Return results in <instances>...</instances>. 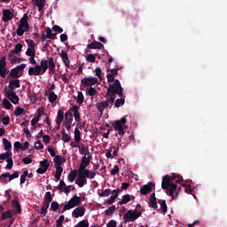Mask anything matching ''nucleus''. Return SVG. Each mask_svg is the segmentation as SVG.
<instances>
[{
	"label": "nucleus",
	"mask_w": 227,
	"mask_h": 227,
	"mask_svg": "<svg viewBox=\"0 0 227 227\" xmlns=\"http://www.w3.org/2000/svg\"><path fill=\"white\" fill-rule=\"evenodd\" d=\"M49 68H56L54 58L51 57L48 60L42 59L40 65H35L28 69V75H43Z\"/></svg>",
	"instance_id": "nucleus-1"
},
{
	"label": "nucleus",
	"mask_w": 227,
	"mask_h": 227,
	"mask_svg": "<svg viewBox=\"0 0 227 227\" xmlns=\"http://www.w3.org/2000/svg\"><path fill=\"white\" fill-rule=\"evenodd\" d=\"M161 189L166 191L168 196H171L172 200H175V197L176 198V196L180 194L181 191L180 187L171 182V176L168 175L163 176L161 182Z\"/></svg>",
	"instance_id": "nucleus-2"
},
{
	"label": "nucleus",
	"mask_w": 227,
	"mask_h": 227,
	"mask_svg": "<svg viewBox=\"0 0 227 227\" xmlns=\"http://www.w3.org/2000/svg\"><path fill=\"white\" fill-rule=\"evenodd\" d=\"M109 88L106 90V97H114V99L116 100V95L120 96L121 98L123 97V88L120 80H114V83L109 82Z\"/></svg>",
	"instance_id": "nucleus-3"
},
{
	"label": "nucleus",
	"mask_w": 227,
	"mask_h": 227,
	"mask_svg": "<svg viewBox=\"0 0 227 227\" xmlns=\"http://www.w3.org/2000/svg\"><path fill=\"white\" fill-rule=\"evenodd\" d=\"M28 16L27 13L23 15V17L20 20V24L16 30V34L18 36H23L24 33L29 31V22H27Z\"/></svg>",
	"instance_id": "nucleus-4"
},
{
	"label": "nucleus",
	"mask_w": 227,
	"mask_h": 227,
	"mask_svg": "<svg viewBox=\"0 0 227 227\" xmlns=\"http://www.w3.org/2000/svg\"><path fill=\"white\" fill-rule=\"evenodd\" d=\"M127 124V117H122L121 120H117L114 123V129L117 132L120 137L125 136V125Z\"/></svg>",
	"instance_id": "nucleus-5"
},
{
	"label": "nucleus",
	"mask_w": 227,
	"mask_h": 227,
	"mask_svg": "<svg viewBox=\"0 0 227 227\" xmlns=\"http://www.w3.org/2000/svg\"><path fill=\"white\" fill-rule=\"evenodd\" d=\"M106 99L104 101H101L100 103H98V111L100 113V114H104V110L107 109V107H109V109H111V107H113V104H114V97H111V96H107L106 95Z\"/></svg>",
	"instance_id": "nucleus-6"
},
{
	"label": "nucleus",
	"mask_w": 227,
	"mask_h": 227,
	"mask_svg": "<svg viewBox=\"0 0 227 227\" xmlns=\"http://www.w3.org/2000/svg\"><path fill=\"white\" fill-rule=\"evenodd\" d=\"M142 214L143 213L141 211L129 209L123 215V221L124 223H134L136 219L141 217Z\"/></svg>",
	"instance_id": "nucleus-7"
},
{
	"label": "nucleus",
	"mask_w": 227,
	"mask_h": 227,
	"mask_svg": "<svg viewBox=\"0 0 227 227\" xmlns=\"http://www.w3.org/2000/svg\"><path fill=\"white\" fill-rule=\"evenodd\" d=\"M81 205V197L74 195L63 207L61 214L66 212V210H70L75 207H79Z\"/></svg>",
	"instance_id": "nucleus-8"
},
{
	"label": "nucleus",
	"mask_w": 227,
	"mask_h": 227,
	"mask_svg": "<svg viewBox=\"0 0 227 227\" xmlns=\"http://www.w3.org/2000/svg\"><path fill=\"white\" fill-rule=\"evenodd\" d=\"M10 74V70L6 67V57H1L0 59V76H2L4 79Z\"/></svg>",
	"instance_id": "nucleus-9"
},
{
	"label": "nucleus",
	"mask_w": 227,
	"mask_h": 227,
	"mask_svg": "<svg viewBox=\"0 0 227 227\" xmlns=\"http://www.w3.org/2000/svg\"><path fill=\"white\" fill-rule=\"evenodd\" d=\"M82 176L85 179L90 178V180H93L95 176H97V172L95 171H90L89 169H78V176Z\"/></svg>",
	"instance_id": "nucleus-10"
},
{
	"label": "nucleus",
	"mask_w": 227,
	"mask_h": 227,
	"mask_svg": "<svg viewBox=\"0 0 227 227\" xmlns=\"http://www.w3.org/2000/svg\"><path fill=\"white\" fill-rule=\"evenodd\" d=\"M40 166L41 168H37L36 173H38V175H43L47 173V169H49L51 163H49V160H43L40 161Z\"/></svg>",
	"instance_id": "nucleus-11"
},
{
	"label": "nucleus",
	"mask_w": 227,
	"mask_h": 227,
	"mask_svg": "<svg viewBox=\"0 0 227 227\" xmlns=\"http://www.w3.org/2000/svg\"><path fill=\"white\" fill-rule=\"evenodd\" d=\"M116 75H118V68L107 69L106 79L108 82H114Z\"/></svg>",
	"instance_id": "nucleus-12"
},
{
	"label": "nucleus",
	"mask_w": 227,
	"mask_h": 227,
	"mask_svg": "<svg viewBox=\"0 0 227 227\" xmlns=\"http://www.w3.org/2000/svg\"><path fill=\"white\" fill-rule=\"evenodd\" d=\"M5 97H7V98H9V100L12 104H14V105L19 104V96H17L15 91H13V90H6L5 91Z\"/></svg>",
	"instance_id": "nucleus-13"
},
{
	"label": "nucleus",
	"mask_w": 227,
	"mask_h": 227,
	"mask_svg": "<svg viewBox=\"0 0 227 227\" xmlns=\"http://www.w3.org/2000/svg\"><path fill=\"white\" fill-rule=\"evenodd\" d=\"M81 83L84 84V86H93V85L98 83V78H97V77H84L81 81Z\"/></svg>",
	"instance_id": "nucleus-14"
},
{
	"label": "nucleus",
	"mask_w": 227,
	"mask_h": 227,
	"mask_svg": "<svg viewBox=\"0 0 227 227\" xmlns=\"http://www.w3.org/2000/svg\"><path fill=\"white\" fill-rule=\"evenodd\" d=\"M13 17H14L13 12L10 11V9L3 10V17H2L3 22H10V20H12Z\"/></svg>",
	"instance_id": "nucleus-15"
},
{
	"label": "nucleus",
	"mask_w": 227,
	"mask_h": 227,
	"mask_svg": "<svg viewBox=\"0 0 227 227\" xmlns=\"http://www.w3.org/2000/svg\"><path fill=\"white\" fill-rule=\"evenodd\" d=\"M86 209L84 208V207H79L73 210L72 215L75 219H79V217H82L84 215Z\"/></svg>",
	"instance_id": "nucleus-16"
},
{
	"label": "nucleus",
	"mask_w": 227,
	"mask_h": 227,
	"mask_svg": "<svg viewBox=\"0 0 227 227\" xmlns=\"http://www.w3.org/2000/svg\"><path fill=\"white\" fill-rule=\"evenodd\" d=\"M154 185L155 184H153V183L152 182L147 183V184H145L140 188V193L143 196H146V194H148V192H150L152 189H153Z\"/></svg>",
	"instance_id": "nucleus-17"
},
{
	"label": "nucleus",
	"mask_w": 227,
	"mask_h": 227,
	"mask_svg": "<svg viewBox=\"0 0 227 227\" xmlns=\"http://www.w3.org/2000/svg\"><path fill=\"white\" fill-rule=\"evenodd\" d=\"M90 160H91V155L87 156V157H86V155H84L82 158L81 164H80V167L78 169H86V168H88V166H90Z\"/></svg>",
	"instance_id": "nucleus-18"
},
{
	"label": "nucleus",
	"mask_w": 227,
	"mask_h": 227,
	"mask_svg": "<svg viewBox=\"0 0 227 227\" xmlns=\"http://www.w3.org/2000/svg\"><path fill=\"white\" fill-rule=\"evenodd\" d=\"M80 106H74L69 109L71 114H74L75 121H81V113H79Z\"/></svg>",
	"instance_id": "nucleus-19"
},
{
	"label": "nucleus",
	"mask_w": 227,
	"mask_h": 227,
	"mask_svg": "<svg viewBox=\"0 0 227 227\" xmlns=\"http://www.w3.org/2000/svg\"><path fill=\"white\" fill-rule=\"evenodd\" d=\"M172 180L176 184H180V185H182V187H186L185 181H184V177L181 175H179V174H173L172 175Z\"/></svg>",
	"instance_id": "nucleus-20"
},
{
	"label": "nucleus",
	"mask_w": 227,
	"mask_h": 227,
	"mask_svg": "<svg viewBox=\"0 0 227 227\" xmlns=\"http://www.w3.org/2000/svg\"><path fill=\"white\" fill-rule=\"evenodd\" d=\"M60 58L63 60V63L67 68L70 67V59H68V53L65 51V50H62L60 52Z\"/></svg>",
	"instance_id": "nucleus-21"
},
{
	"label": "nucleus",
	"mask_w": 227,
	"mask_h": 227,
	"mask_svg": "<svg viewBox=\"0 0 227 227\" xmlns=\"http://www.w3.org/2000/svg\"><path fill=\"white\" fill-rule=\"evenodd\" d=\"M73 122H74V114H72V112L68 110L65 114L63 124L72 125Z\"/></svg>",
	"instance_id": "nucleus-22"
},
{
	"label": "nucleus",
	"mask_w": 227,
	"mask_h": 227,
	"mask_svg": "<svg viewBox=\"0 0 227 227\" xmlns=\"http://www.w3.org/2000/svg\"><path fill=\"white\" fill-rule=\"evenodd\" d=\"M63 120H65V112L63 109H59L56 117L57 125H61V123H63Z\"/></svg>",
	"instance_id": "nucleus-23"
},
{
	"label": "nucleus",
	"mask_w": 227,
	"mask_h": 227,
	"mask_svg": "<svg viewBox=\"0 0 227 227\" xmlns=\"http://www.w3.org/2000/svg\"><path fill=\"white\" fill-rule=\"evenodd\" d=\"M15 88H20V80L14 79L9 82V89H11L10 91H13Z\"/></svg>",
	"instance_id": "nucleus-24"
},
{
	"label": "nucleus",
	"mask_w": 227,
	"mask_h": 227,
	"mask_svg": "<svg viewBox=\"0 0 227 227\" xmlns=\"http://www.w3.org/2000/svg\"><path fill=\"white\" fill-rule=\"evenodd\" d=\"M149 207H151V208H153L154 210H157L159 207L157 206V198H155V193H152L150 196Z\"/></svg>",
	"instance_id": "nucleus-25"
},
{
	"label": "nucleus",
	"mask_w": 227,
	"mask_h": 227,
	"mask_svg": "<svg viewBox=\"0 0 227 227\" xmlns=\"http://www.w3.org/2000/svg\"><path fill=\"white\" fill-rule=\"evenodd\" d=\"M87 183H88V180L84 178V176H82L81 174L80 176H78V177L75 180V184L76 185H78V187H84V185H86Z\"/></svg>",
	"instance_id": "nucleus-26"
},
{
	"label": "nucleus",
	"mask_w": 227,
	"mask_h": 227,
	"mask_svg": "<svg viewBox=\"0 0 227 227\" xmlns=\"http://www.w3.org/2000/svg\"><path fill=\"white\" fill-rule=\"evenodd\" d=\"M104 47V44L98 41H93L87 45L88 49H102Z\"/></svg>",
	"instance_id": "nucleus-27"
},
{
	"label": "nucleus",
	"mask_w": 227,
	"mask_h": 227,
	"mask_svg": "<svg viewBox=\"0 0 227 227\" xmlns=\"http://www.w3.org/2000/svg\"><path fill=\"white\" fill-rule=\"evenodd\" d=\"M12 155L13 153H12V150L6 151L0 154V160H8V159H12Z\"/></svg>",
	"instance_id": "nucleus-28"
},
{
	"label": "nucleus",
	"mask_w": 227,
	"mask_h": 227,
	"mask_svg": "<svg viewBox=\"0 0 227 227\" xmlns=\"http://www.w3.org/2000/svg\"><path fill=\"white\" fill-rule=\"evenodd\" d=\"M53 160L55 162V167H56V166H61V164H63V162H65L67 160L63 156L57 155L55 156Z\"/></svg>",
	"instance_id": "nucleus-29"
},
{
	"label": "nucleus",
	"mask_w": 227,
	"mask_h": 227,
	"mask_svg": "<svg viewBox=\"0 0 227 227\" xmlns=\"http://www.w3.org/2000/svg\"><path fill=\"white\" fill-rule=\"evenodd\" d=\"M12 205L14 209H16V214H20L22 210L20 209V204L19 203V200L17 199L12 200Z\"/></svg>",
	"instance_id": "nucleus-30"
},
{
	"label": "nucleus",
	"mask_w": 227,
	"mask_h": 227,
	"mask_svg": "<svg viewBox=\"0 0 227 227\" xmlns=\"http://www.w3.org/2000/svg\"><path fill=\"white\" fill-rule=\"evenodd\" d=\"M7 79H19V71L14 67L11 70Z\"/></svg>",
	"instance_id": "nucleus-31"
},
{
	"label": "nucleus",
	"mask_w": 227,
	"mask_h": 227,
	"mask_svg": "<svg viewBox=\"0 0 227 227\" xmlns=\"http://www.w3.org/2000/svg\"><path fill=\"white\" fill-rule=\"evenodd\" d=\"M120 192H121V190H117L116 193L114 196H111L110 199L106 200V204L113 205V203L116 201V199L118 198Z\"/></svg>",
	"instance_id": "nucleus-32"
},
{
	"label": "nucleus",
	"mask_w": 227,
	"mask_h": 227,
	"mask_svg": "<svg viewBox=\"0 0 227 227\" xmlns=\"http://www.w3.org/2000/svg\"><path fill=\"white\" fill-rule=\"evenodd\" d=\"M55 178L56 180H61V174L63 173V167L56 166Z\"/></svg>",
	"instance_id": "nucleus-33"
},
{
	"label": "nucleus",
	"mask_w": 227,
	"mask_h": 227,
	"mask_svg": "<svg viewBox=\"0 0 227 227\" xmlns=\"http://www.w3.org/2000/svg\"><path fill=\"white\" fill-rule=\"evenodd\" d=\"M8 176H10V172H6L0 176V184H8Z\"/></svg>",
	"instance_id": "nucleus-34"
},
{
	"label": "nucleus",
	"mask_w": 227,
	"mask_h": 227,
	"mask_svg": "<svg viewBox=\"0 0 227 227\" xmlns=\"http://www.w3.org/2000/svg\"><path fill=\"white\" fill-rule=\"evenodd\" d=\"M12 216L13 215H12V210L5 211L0 217V221H4V219H12Z\"/></svg>",
	"instance_id": "nucleus-35"
},
{
	"label": "nucleus",
	"mask_w": 227,
	"mask_h": 227,
	"mask_svg": "<svg viewBox=\"0 0 227 227\" xmlns=\"http://www.w3.org/2000/svg\"><path fill=\"white\" fill-rule=\"evenodd\" d=\"M78 149H79V152H80V155H88V157H90V155H91L90 153V149H88V147H81V145H78Z\"/></svg>",
	"instance_id": "nucleus-36"
},
{
	"label": "nucleus",
	"mask_w": 227,
	"mask_h": 227,
	"mask_svg": "<svg viewBox=\"0 0 227 227\" xmlns=\"http://www.w3.org/2000/svg\"><path fill=\"white\" fill-rule=\"evenodd\" d=\"M48 95H49L48 100H49V102H51V104H54V102H56L58 100V95H56V93L50 92V93H48Z\"/></svg>",
	"instance_id": "nucleus-37"
},
{
	"label": "nucleus",
	"mask_w": 227,
	"mask_h": 227,
	"mask_svg": "<svg viewBox=\"0 0 227 227\" xmlns=\"http://www.w3.org/2000/svg\"><path fill=\"white\" fill-rule=\"evenodd\" d=\"M75 178H77V170H72L71 173L68 175L67 179L69 182H74Z\"/></svg>",
	"instance_id": "nucleus-38"
},
{
	"label": "nucleus",
	"mask_w": 227,
	"mask_h": 227,
	"mask_svg": "<svg viewBox=\"0 0 227 227\" xmlns=\"http://www.w3.org/2000/svg\"><path fill=\"white\" fill-rule=\"evenodd\" d=\"M97 56H98V53H90L87 56L86 59L89 63H95L96 59H97Z\"/></svg>",
	"instance_id": "nucleus-39"
},
{
	"label": "nucleus",
	"mask_w": 227,
	"mask_h": 227,
	"mask_svg": "<svg viewBox=\"0 0 227 227\" xmlns=\"http://www.w3.org/2000/svg\"><path fill=\"white\" fill-rule=\"evenodd\" d=\"M130 201V195L126 194L122 196V200L118 202L119 205H127Z\"/></svg>",
	"instance_id": "nucleus-40"
},
{
	"label": "nucleus",
	"mask_w": 227,
	"mask_h": 227,
	"mask_svg": "<svg viewBox=\"0 0 227 227\" xmlns=\"http://www.w3.org/2000/svg\"><path fill=\"white\" fill-rule=\"evenodd\" d=\"M50 204H47L45 202L43 203V206L41 207V215H47V210L49 209Z\"/></svg>",
	"instance_id": "nucleus-41"
},
{
	"label": "nucleus",
	"mask_w": 227,
	"mask_h": 227,
	"mask_svg": "<svg viewBox=\"0 0 227 227\" xmlns=\"http://www.w3.org/2000/svg\"><path fill=\"white\" fill-rule=\"evenodd\" d=\"M52 202V194H51V192H47L44 195V203L50 205V203Z\"/></svg>",
	"instance_id": "nucleus-42"
},
{
	"label": "nucleus",
	"mask_w": 227,
	"mask_h": 227,
	"mask_svg": "<svg viewBox=\"0 0 227 227\" xmlns=\"http://www.w3.org/2000/svg\"><path fill=\"white\" fill-rule=\"evenodd\" d=\"M3 143H4V148L6 152L9 150H12V143L8 141L6 138H3Z\"/></svg>",
	"instance_id": "nucleus-43"
},
{
	"label": "nucleus",
	"mask_w": 227,
	"mask_h": 227,
	"mask_svg": "<svg viewBox=\"0 0 227 227\" xmlns=\"http://www.w3.org/2000/svg\"><path fill=\"white\" fill-rule=\"evenodd\" d=\"M46 37L50 38V40H56V34H52V30L48 27L46 29Z\"/></svg>",
	"instance_id": "nucleus-44"
},
{
	"label": "nucleus",
	"mask_w": 227,
	"mask_h": 227,
	"mask_svg": "<svg viewBox=\"0 0 227 227\" xmlns=\"http://www.w3.org/2000/svg\"><path fill=\"white\" fill-rule=\"evenodd\" d=\"M20 114H25V111H24V108L18 106L14 111V116H16V118H19Z\"/></svg>",
	"instance_id": "nucleus-45"
},
{
	"label": "nucleus",
	"mask_w": 227,
	"mask_h": 227,
	"mask_svg": "<svg viewBox=\"0 0 227 227\" xmlns=\"http://www.w3.org/2000/svg\"><path fill=\"white\" fill-rule=\"evenodd\" d=\"M114 106H115V107H121V106H125V98H117L115 100Z\"/></svg>",
	"instance_id": "nucleus-46"
},
{
	"label": "nucleus",
	"mask_w": 227,
	"mask_h": 227,
	"mask_svg": "<svg viewBox=\"0 0 227 227\" xmlns=\"http://www.w3.org/2000/svg\"><path fill=\"white\" fill-rule=\"evenodd\" d=\"M159 203L163 214H166L168 212V205L166 204V200H159Z\"/></svg>",
	"instance_id": "nucleus-47"
},
{
	"label": "nucleus",
	"mask_w": 227,
	"mask_h": 227,
	"mask_svg": "<svg viewBox=\"0 0 227 227\" xmlns=\"http://www.w3.org/2000/svg\"><path fill=\"white\" fill-rule=\"evenodd\" d=\"M74 141L75 143H79V141H81V131L78 128L74 129Z\"/></svg>",
	"instance_id": "nucleus-48"
},
{
	"label": "nucleus",
	"mask_w": 227,
	"mask_h": 227,
	"mask_svg": "<svg viewBox=\"0 0 227 227\" xmlns=\"http://www.w3.org/2000/svg\"><path fill=\"white\" fill-rule=\"evenodd\" d=\"M82 102H84V95L82 94V91H79L76 98V104L81 105L82 104Z\"/></svg>",
	"instance_id": "nucleus-49"
},
{
	"label": "nucleus",
	"mask_w": 227,
	"mask_h": 227,
	"mask_svg": "<svg viewBox=\"0 0 227 227\" xmlns=\"http://www.w3.org/2000/svg\"><path fill=\"white\" fill-rule=\"evenodd\" d=\"M3 105L4 106V109H12V107H13L12 103H10V101L7 98H4Z\"/></svg>",
	"instance_id": "nucleus-50"
},
{
	"label": "nucleus",
	"mask_w": 227,
	"mask_h": 227,
	"mask_svg": "<svg viewBox=\"0 0 227 227\" xmlns=\"http://www.w3.org/2000/svg\"><path fill=\"white\" fill-rule=\"evenodd\" d=\"M116 211V206H111L109 209L105 211L106 215H112Z\"/></svg>",
	"instance_id": "nucleus-51"
},
{
	"label": "nucleus",
	"mask_w": 227,
	"mask_h": 227,
	"mask_svg": "<svg viewBox=\"0 0 227 227\" xmlns=\"http://www.w3.org/2000/svg\"><path fill=\"white\" fill-rule=\"evenodd\" d=\"M100 198H107V196H111V191L109 189H106L101 193H98Z\"/></svg>",
	"instance_id": "nucleus-52"
},
{
	"label": "nucleus",
	"mask_w": 227,
	"mask_h": 227,
	"mask_svg": "<svg viewBox=\"0 0 227 227\" xmlns=\"http://www.w3.org/2000/svg\"><path fill=\"white\" fill-rule=\"evenodd\" d=\"M25 42L27 45L29 47L28 49H35V47H36V44H35V41L31 39H26Z\"/></svg>",
	"instance_id": "nucleus-53"
},
{
	"label": "nucleus",
	"mask_w": 227,
	"mask_h": 227,
	"mask_svg": "<svg viewBox=\"0 0 227 227\" xmlns=\"http://www.w3.org/2000/svg\"><path fill=\"white\" fill-rule=\"evenodd\" d=\"M26 54L29 57L36 56V50L35 48H27Z\"/></svg>",
	"instance_id": "nucleus-54"
},
{
	"label": "nucleus",
	"mask_w": 227,
	"mask_h": 227,
	"mask_svg": "<svg viewBox=\"0 0 227 227\" xmlns=\"http://www.w3.org/2000/svg\"><path fill=\"white\" fill-rule=\"evenodd\" d=\"M37 113V116H35V118H38L40 120V118H42V116L45 115L47 116V114H45V112L43 111V108H38L36 110Z\"/></svg>",
	"instance_id": "nucleus-55"
},
{
	"label": "nucleus",
	"mask_w": 227,
	"mask_h": 227,
	"mask_svg": "<svg viewBox=\"0 0 227 227\" xmlns=\"http://www.w3.org/2000/svg\"><path fill=\"white\" fill-rule=\"evenodd\" d=\"M7 165L5 166V169H12L13 168V159L9 158L6 160Z\"/></svg>",
	"instance_id": "nucleus-56"
},
{
	"label": "nucleus",
	"mask_w": 227,
	"mask_h": 227,
	"mask_svg": "<svg viewBox=\"0 0 227 227\" xmlns=\"http://www.w3.org/2000/svg\"><path fill=\"white\" fill-rule=\"evenodd\" d=\"M96 94H97V90H95V88L93 87H90L89 90H87V95H89L90 97H95Z\"/></svg>",
	"instance_id": "nucleus-57"
},
{
	"label": "nucleus",
	"mask_w": 227,
	"mask_h": 227,
	"mask_svg": "<svg viewBox=\"0 0 227 227\" xmlns=\"http://www.w3.org/2000/svg\"><path fill=\"white\" fill-rule=\"evenodd\" d=\"M28 172L24 171L23 175L20 176V184L22 185V184H26V178H27Z\"/></svg>",
	"instance_id": "nucleus-58"
},
{
	"label": "nucleus",
	"mask_w": 227,
	"mask_h": 227,
	"mask_svg": "<svg viewBox=\"0 0 227 227\" xmlns=\"http://www.w3.org/2000/svg\"><path fill=\"white\" fill-rule=\"evenodd\" d=\"M65 221V215H60L59 219L57 220V227H62L63 222Z\"/></svg>",
	"instance_id": "nucleus-59"
},
{
	"label": "nucleus",
	"mask_w": 227,
	"mask_h": 227,
	"mask_svg": "<svg viewBox=\"0 0 227 227\" xmlns=\"http://www.w3.org/2000/svg\"><path fill=\"white\" fill-rule=\"evenodd\" d=\"M59 208V204L57 201H53L51 204V210H53V212H56Z\"/></svg>",
	"instance_id": "nucleus-60"
},
{
	"label": "nucleus",
	"mask_w": 227,
	"mask_h": 227,
	"mask_svg": "<svg viewBox=\"0 0 227 227\" xmlns=\"http://www.w3.org/2000/svg\"><path fill=\"white\" fill-rule=\"evenodd\" d=\"M13 51H15L16 54H19V52H21L22 51V43L15 44Z\"/></svg>",
	"instance_id": "nucleus-61"
},
{
	"label": "nucleus",
	"mask_w": 227,
	"mask_h": 227,
	"mask_svg": "<svg viewBox=\"0 0 227 227\" xmlns=\"http://www.w3.org/2000/svg\"><path fill=\"white\" fill-rule=\"evenodd\" d=\"M8 178L9 182H12V180H14V178H19V171H15L12 175L9 173Z\"/></svg>",
	"instance_id": "nucleus-62"
},
{
	"label": "nucleus",
	"mask_w": 227,
	"mask_h": 227,
	"mask_svg": "<svg viewBox=\"0 0 227 227\" xmlns=\"http://www.w3.org/2000/svg\"><path fill=\"white\" fill-rule=\"evenodd\" d=\"M35 150H43V144L40 140L35 143Z\"/></svg>",
	"instance_id": "nucleus-63"
},
{
	"label": "nucleus",
	"mask_w": 227,
	"mask_h": 227,
	"mask_svg": "<svg viewBox=\"0 0 227 227\" xmlns=\"http://www.w3.org/2000/svg\"><path fill=\"white\" fill-rule=\"evenodd\" d=\"M106 227H116V221L114 220L109 221L108 223L106 224Z\"/></svg>",
	"instance_id": "nucleus-64"
}]
</instances>
